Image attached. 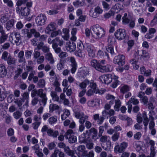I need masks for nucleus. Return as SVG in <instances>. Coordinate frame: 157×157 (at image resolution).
<instances>
[{
  "label": "nucleus",
  "instance_id": "393cba45",
  "mask_svg": "<svg viewBox=\"0 0 157 157\" xmlns=\"http://www.w3.org/2000/svg\"><path fill=\"white\" fill-rule=\"evenodd\" d=\"M18 57L19 58L18 62L19 63H22L25 60V58L24 57V52L23 51H20L18 54Z\"/></svg>",
  "mask_w": 157,
  "mask_h": 157
},
{
  "label": "nucleus",
  "instance_id": "72a5a7b5",
  "mask_svg": "<svg viewBox=\"0 0 157 157\" xmlns=\"http://www.w3.org/2000/svg\"><path fill=\"white\" fill-rule=\"evenodd\" d=\"M106 50L109 53H110L111 55L114 54L113 48L112 46L111 45H109L106 47Z\"/></svg>",
  "mask_w": 157,
  "mask_h": 157
},
{
  "label": "nucleus",
  "instance_id": "052dcab7",
  "mask_svg": "<svg viewBox=\"0 0 157 157\" xmlns=\"http://www.w3.org/2000/svg\"><path fill=\"white\" fill-rule=\"evenodd\" d=\"M131 19H129L128 18L124 17H123L122 18V22L124 24H128L131 20Z\"/></svg>",
  "mask_w": 157,
  "mask_h": 157
},
{
  "label": "nucleus",
  "instance_id": "b1692460",
  "mask_svg": "<svg viewBox=\"0 0 157 157\" xmlns=\"http://www.w3.org/2000/svg\"><path fill=\"white\" fill-rule=\"evenodd\" d=\"M52 47L56 53H59L61 52V48L58 47V45L57 43L53 42Z\"/></svg>",
  "mask_w": 157,
  "mask_h": 157
},
{
  "label": "nucleus",
  "instance_id": "6ab92c4d",
  "mask_svg": "<svg viewBox=\"0 0 157 157\" xmlns=\"http://www.w3.org/2000/svg\"><path fill=\"white\" fill-rule=\"evenodd\" d=\"M48 135L51 136H52L54 138L56 137L59 135V132L57 130L54 131L51 129H49L47 132Z\"/></svg>",
  "mask_w": 157,
  "mask_h": 157
},
{
  "label": "nucleus",
  "instance_id": "2eb2a0df",
  "mask_svg": "<svg viewBox=\"0 0 157 157\" xmlns=\"http://www.w3.org/2000/svg\"><path fill=\"white\" fill-rule=\"evenodd\" d=\"M88 132L90 135L91 133H92L94 134L92 136V139L96 140L98 138V137H97L98 135V131L95 128H91L88 131Z\"/></svg>",
  "mask_w": 157,
  "mask_h": 157
},
{
  "label": "nucleus",
  "instance_id": "1a4fd4ad",
  "mask_svg": "<svg viewBox=\"0 0 157 157\" xmlns=\"http://www.w3.org/2000/svg\"><path fill=\"white\" fill-rule=\"evenodd\" d=\"M102 77L103 79L101 80V82L102 83L107 84L110 83L112 81L114 78L113 75V76L110 74H107L104 76H103Z\"/></svg>",
  "mask_w": 157,
  "mask_h": 157
},
{
  "label": "nucleus",
  "instance_id": "79ce46f5",
  "mask_svg": "<svg viewBox=\"0 0 157 157\" xmlns=\"http://www.w3.org/2000/svg\"><path fill=\"white\" fill-rule=\"evenodd\" d=\"M31 31L33 34L34 35V36L35 37L38 38L40 36V34L39 33L37 32L34 29H32Z\"/></svg>",
  "mask_w": 157,
  "mask_h": 157
},
{
  "label": "nucleus",
  "instance_id": "f257e3e1",
  "mask_svg": "<svg viewBox=\"0 0 157 157\" xmlns=\"http://www.w3.org/2000/svg\"><path fill=\"white\" fill-rule=\"evenodd\" d=\"M105 60H92L90 61L91 66L97 70L101 72H110L113 70L112 66L110 65H105Z\"/></svg>",
  "mask_w": 157,
  "mask_h": 157
},
{
  "label": "nucleus",
  "instance_id": "e433bc0d",
  "mask_svg": "<svg viewBox=\"0 0 157 157\" xmlns=\"http://www.w3.org/2000/svg\"><path fill=\"white\" fill-rule=\"evenodd\" d=\"M154 118L153 117H151V120L150 122L149 127L150 129H151L154 128L155 124L154 121Z\"/></svg>",
  "mask_w": 157,
  "mask_h": 157
},
{
  "label": "nucleus",
  "instance_id": "09e8293b",
  "mask_svg": "<svg viewBox=\"0 0 157 157\" xmlns=\"http://www.w3.org/2000/svg\"><path fill=\"white\" fill-rule=\"evenodd\" d=\"M38 85L40 87H44L45 85V80L43 79H40L38 82Z\"/></svg>",
  "mask_w": 157,
  "mask_h": 157
},
{
  "label": "nucleus",
  "instance_id": "4be33fe9",
  "mask_svg": "<svg viewBox=\"0 0 157 157\" xmlns=\"http://www.w3.org/2000/svg\"><path fill=\"white\" fill-rule=\"evenodd\" d=\"M114 78L113 79V82L111 86L114 88L117 87V86L119 84V81L118 80V77L115 75H113Z\"/></svg>",
  "mask_w": 157,
  "mask_h": 157
},
{
  "label": "nucleus",
  "instance_id": "a19ab883",
  "mask_svg": "<svg viewBox=\"0 0 157 157\" xmlns=\"http://www.w3.org/2000/svg\"><path fill=\"white\" fill-rule=\"evenodd\" d=\"M88 118V116L83 115L82 117L79 118V122L81 124H83L86 120H87Z\"/></svg>",
  "mask_w": 157,
  "mask_h": 157
},
{
  "label": "nucleus",
  "instance_id": "7ed1b4c3",
  "mask_svg": "<svg viewBox=\"0 0 157 157\" xmlns=\"http://www.w3.org/2000/svg\"><path fill=\"white\" fill-rule=\"evenodd\" d=\"M114 35L117 39L121 40L125 38L126 35V32L124 29H119L116 30Z\"/></svg>",
  "mask_w": 157,
  "mask_h": 157
},
{
  "label": "nucleus",
  "instance_id": "2f4dec72",
  "mask_svg": "<svg viewBox=\"0 0 157 157\" xmlns=\"http://www.w3.org/2000/svg\"><path fill=\"white\" fill-rule=\"evenodd\" d=\"M59 106L56 104H51L49 105L50 112H52L54 110L59 109Z\"/></svg>",
  "mask_w": 157,
  "mask_h": 157
},
{
  "label": "nucleus",
  "instance_id": "7c9ffc66",
  "mask_svg": "<svg viewBox=\"0 0 157 157\" xmlns=\"http://www.w3.org/2000/svg\"><path fill=\"white\" fill-rule=\"evenodd\" d=\"M90 82L89 87L91 88V89L94 90L95 93L98 89L96 84L93 80L90 81Z\"/></svg>",
  "mask_w": 157,
  "mask_h": 157
},
{
  "label": "nucleus",
  "instance_id": "6e6552de",
  "mask_svg": "<svg viewBox=\"0 0 157 157\" xmlns=\"http://www.w3.org/2000/svg\"><path fill=\"white\" fill-rule=\"evenodd\" d=\"M120 59H121V60L123 61L121 64V66H123L125 64V57L123 55H119L115 56L113 59V62L114 63L118 64L119 66H121V63L120 62Z\"/></svg>",
  "mask_w": 157,
  "mask_h": 157
},
{
  "label": "nucleus",
  "instance_id": "680f3d73",
  "mask_svg": "<svg viewBox=\"0 0 157 157\" xmlns=\"http://www.w3.org/2000/svg\"><path fill=\"white\" fill-rule=\"evenodd\" d=\"M141 102H143L144 105H145L148 102V98L146 96L142 98L141 99Z\"/></svg>",
  "mask_w": 157,
  "mask_h": 157
},
{
  "label": "nucleus",
  "instance_id": "5701e85b",
  "mask_svg": "<svg viewBox=\"0 0 157 157\" xmlns=\"http://www.w3.org/2000/svg\"><path fill=\"white\" fill-rule=\"evenodd\" d=\"M14 23V19H11L8 21L6 23V28L7 30H10L13 25Z\"/></svg>",
  "mask_w": 157,
  "mask_h": 157
},
{
  "label": "nucleus",
  "instance_id": "6e6d98bb",
  "mask_svg": "<svg viewBox=\"0 0 157 157\" xmlns=\"http://www.w3.org/2000/svg\"><path fill=\"white\" fill-rule=\"evenodd\" d=\"M99 130L98 136L99 137H100L102 136V133L104 131V126H100L99 128Z\"/></svg>",
  "mask_w": 157,
  "mask_h": 157
},
{
  "label": "nucleus",
  "instance_id": "ea45409f",
  "mask_svg": "<svg viewBox=\"0 0 157 157\" xmlns=\"http://www.w3.org/2000/svg\"><path fill=\"white\" fill-rule=\"evenodd\" d=\"M74 113L75 117L78 119L80 118L84 115V114L83 113L80 112L78 111L75 112Z\"/></svg>",
  "mask_w": 157,
  "mask_h": 157
},
{
  "label": "nucleus",
  "instance_id": "ddd939ff",
  "mask_svg": "<svg viewBox=\"0 0 157 157\" xmlns=\"http://www.w3.org/2000/svg\"><path fill=\"white\" fill-rule=\"evenodd\" d=\"M7 73L6 68L3 64H0V77L3 78Z\"/></svg>",
  "mask_w": 157,
  "mask_h": 157
},
{
  "label": "nucleus",
  "instance_id": "49530a36",
  "mask_svg": "<svg viewBox=\"0 0 157 157\" xmlns=\"http://www.w3.org/2000/svg\"><path fill=\"white\" fill-rule=\"evenodd\" d=\"M51 95L53 99H54L55 101H58L59 100V98L57 96L56 93L55 92L52 91L51 93Z\"/></svg>",
  "mask_w": 157,
  "mask_h": 157
},
{
  "label": "nucleus",
  "instance_id": "603ef678",
  "mask_svg": "<svg viewBox=\"0 0 157 157\" xmlns=\"http://www.w3.org/2000/svg\"><path fill=\"white\" fill-rule=\"evenodd\" d=\"M94 11L98 15L101 14L103 12V10L100 8L98 6L95 8L94 9Z\"/></svg>",
  "mask_w": 157,
  "mask_h": 157
},
{
  "label": "nucleus",
  "instance_id": "f3484780",
  "mask_svg": "<svg viewBox=\"0 0 157 157\" xmlns=\"http://www.w3.org/2000/svg\"><path fill=\"white\" fill-rule=\"evenodd\" d=\"M105 119V117L101 116L99 117V115L98 114L94 115V119L95 121H97V124H102Z\"/></svg>",
  "mask_w": 157,
  "mask_h": 157
},
{
  "label": "nucleus",
  "instance_id": "9d476101",
  "mask_svg": "<svg viewBox=\"0 0 157 157\" xmlns=\"http://www.w3.org/2000/svg\"><path fill=\"white\" fill-rule=\"evenodd\" d=\"M28 0H18L17 2L16 5L17 6H21L23 5L24 6L27 8L31 7L32 5V2H28Z\"/></svg>",
  "mask_w": 157,
  "mask_h": 157
},
{
  "label": "nucleus",
  "instance_id": "e2e57ef3",
  "mask_svg": "<svg viewBox=\"0 0 157 157\" xmlns=\"http://www.w3.org/2000/svg\"><path fill=\"white\" fill-rule=\"evenodd\" d=\"M141 134L140 132H138L135 134L134 135V138L136 140H139L141 138Z\"/></svg>",
  "mask_w": 157,
  "mask_h": 157
},
{
  "label": "nucleus",
  "instance_id": "20e7f679",
  "mask_svg": "<svg viewBox=\"0 0 157 157\" xmlns=\"http://www.w3.org/2000/svg\"><path fill=\"white\" fill-rule=\"evenodd\" d=\"M73 133V130L69 129L67 131L64 135L65 138L68 139L69 142L70 143H75L77 141L76 137L72 135Z\"/></svg>",
  "mask_w": 157,
  "mask_h": 157
},
{
  "label": "nucleus",
  "instance_id": "bf43d9fd",
  "mask_svg": "<svg viewBox=\"0 0 157 157\" xmlns=\"http://www.w3.org/2000/svg\"><path fill=\"white\" fill-rule=\"evenodd\" d=\"M33 52L32 50H27L25 52V56L27 58L29 59L31 57Z\"/></svg>",
  "mask_w": 157,
  "mask_h": 157
},
{
  "label": "nucleus",
  "instance_id": "c03bdc74",
  "mask_svg": "<svg viewBox=\"0 0 157 157\" xmlns=\"http://www.w3.org/2000/svg\"><path fill=\"white\" fill-rule=\"evenodd\" d=\"M79 140L81 143H86V139L85 133L84 132L79 137Z\"/></svg>",
  "mask_w": 157,
  "mask_h": 157
},
{
  "label": "nucleus",
  "instance_id": "423d86ee",
  "mask_svg": "<svg viewBox=\"0 0 157 157\" xmlns=\"http://www.w3.org/2000/svg\"><path fill=\"white\" fill-rule=\"evenodd\" d=\"M83 48H85L88 52V54L89 57L93 58L95 56V51L92 46L90 44L85 43L84 44Z\"/></svg>",
  "mask_w": 157,
  "mask_h": 157
},
{
  "label": "nucleus",
  "instance_id": "5fc2aeb1",
  "mask_svg": "<svg viewBox=\"0 0 157 157\" xmlns=\"http://www.w3.org/2000/svg\"><path fill=\"white\" fill-rule=\"evenodd\" d=\"M58 12V11L54 9H52L51 10L47 11L48 14L50 15H54L57 14Z\"/></svg>",
  "mask_w": 157,
  "mask_h": 157
},
{
  "label": "nucleus",
  "instance_id": "a18cd8bd",
  "mask_svg": "<svg viewBox=\"0 0 157 157\" xmlns=\"http://www.w3.org/2000/svg\"><path fill=\"white\" fill-rule=\"evenodd\" d=\"M135 19L134 18H131L129 24V26L130 29L133 28L135 25Z\"/></svg>",
  "mask_w": 157,
  "mask_h": 157
},
{
  "label": "nucleus",
  "instance_id": "c85d7f7f",
  "mask_svg": "<svg viewBox=\"0 0 157 157\" xmlns=\"http://www.w3.org/2000/svg\"><path fill=\"white\" fill-rule=\"evenodd\" d=\"M6 61H7V63L9 65L13 64L15 63V59L12 58L10 54H9L7 60Z\"/></svg>",
  "mask_w": 157,
  "mask_h": 157
},
{
  "label": "nucleus",
  "instance_id": "58836bf2",
  "mask_svg": "<svg viewBox=\"0 0 157 157\" xmlns=\"http://www.w3.org/2000/svg\"><path fill=\"white\" fill-rule=\"evenodd\" d=\"M57 121L56 116L52 117H50L48 120L49 123L51 124L56 122Z\"/></svg>",
  "mask_w": 157,
  "mask_h": 157
},
{
  "label": "nucleus",
  "instance_id": "c756f323",
  "mask_svg": "<svg viewBox=\"0 0 157 157\" xmlns=\"http://www.w3.org/2000/svg\"><path fill=\"white\" fill-rule=\"evenodd\" d=\"M8 38V34L5 33L1 34L0 36V44L4 43Z\"/></svg>",
  "mask_w": 157,
  "mask_h": 157
},
{
  "label": "nucleus",
  "instance_id": "3c124183",
  "mask_svg": "<svg viewBox=\"0 0 157 157\" xmlns=\"http://www.w3.org/2000/svg\"><path fill=\"white\" fill-rule=\"evenodd\" d=\"M8 54L9 53L7 52L6 51H4L2 54V59L5 61L7 60L9 56Z\"/></svg>",
  "mask_w": 157,
  "mask_h": 157
},
{
  "label": "nucleus",
  "instance_id": "c9c22d12",
  "mask_svg": "<svg viewBox=\"0 0 157 157\" xmlns=\"http://www.w3.org/2000/svg\"><path fill=\"white\" fill-rule=\"evenodd\" d=\"M61 33V31L59 30L58 31H53L51 33V37H55L57 35Z\"/></svg>",
  "mask_w": 157,
  "mask_h": 157
},
{
  "label": "nucleus",
  "instance_id": "4d7b16f0",
  "mask_svg": "<svg viewBox=\"0 0 157 157\" xmlns=\"http://www.w3.org/2000/svg\"><path fill=\"white\" fill-rule=\"evenodd\" d=\"M6 122L7 124L10 123L11 120V117L8 114H7L5 117Z\"/></svg>",
  "mask_w": 157,
  "mask_h": 157
},
{
  "label": "nucleus",
  "instance_id": "4c0bfd02",
  "mask_svg": "<svg viewBox=\"0 0 157 157\" xmlns=\"http://www.w3.org/2000/svg\"><path fill=\"white\" fill-rule=\"evenodd\" d=\"M119 136V132H115L111 137L112 140L114 141H116L118 140Z\"/></svg>",
  "mask_w": 157,
  "mask_h": 157
},
{
  "label": "nucleus",
  "instance_id": "4468645a",
  "mask_svg": "<svg viewBox=\"0 0 157 157\" xmlns=\"http://www.w3.org/2000/svg\"><path fill=\"white\" fill-rule=\"evenodd\" d=\"M76 48V45L75 43L74 42L69 41L68 46L67 47V50L70 52H73Z\"/></svg>",
  "mask_w": 157,
  "mask_h": 157
},
{
  "label": "nucleus",
  "instance_id": "aec40b11",
  "mask_svg": "<svg viewBox=\"0 0 157 157\" xmlns=\"http://www.w3.org/2000/svg\"><path fill=\"white\" fill-rule=\"evenodd\" d=\"M101 144L102 147L105 150L110 149L111 146V142L109 140L105 142L101 143Z\"/></svg>",
  "mask_w": 157,
  "mask_h": 157
},
{
  "label": "nucleus",
  "instance_id": "f704fd0d",
  "mask_svg": "<svg viewBox=\"0 0 157 157\" xmlns=\"http://www.w3.org/2000/svg\"><path fill=\"white\" fill-rule=\"evenodd\" d=\"M56 42L58 43V45L59 46H61L63 45V42L62 39L60 40L59 39V38L57 37L52 40V43H56Z\"/></svg>",
  "mask_w": 157,
  "mask_h": 157
},
{
  "label": "nucleus",
  "instance_id": "864d4df0",
  "mask_svg": "<svg viewBox=\"0 0 157 157\" xmlns=\"http://www.w3.org/2000/svg\"><path fill=\"white\" fill-rule=\"evenodd\" d=\"M36 50H37L36 48H35L33 54V55L34 56V57L36 59L38 58L40 55V53L39 52L36 51Z\"/></svg>",
  "mask_w": 157,
  "mask_h": 157
},
{
  "label": "nucleus",
  "instance_id": "9b49d317",
  "mask_svg": "<svg viewBox=\"0 0 157 157\" xmlns=\"http://www.w3.org/2000/svg\"><path fill=\"white\" fill-rule=\"evenodd\" d=\"M70 61L71 62L70 66L71 67V71L72 73L73 74L75 73L77 67V63H76L75 59L73 57H71L70 58Z\"/></svg>",
  "mask_w": 157,
  "mask_h": 157
},
{
  "label": "nucleus",
  "instance_id": "cd10ccee",
  "mask_svg": "<svg viewBox=\"0 0 157 157\" xmlns=\"http://www.w3.org/2000/svg\"><path fill=\"white\" fill-rule=\"evenodd\" d=\"M120 90L121 93L124 94L129 90V88L127 85H124L121 87Z\"/></svg>",
  "mask_w": 157,
  "mask_h": 157
},
{
  "label": "nucleus",
  "instance_id": "0eeeda50",
  "mask_svg": "<svg viewBox=\"0 0 157 157\" xmlns=\"http://www.w3.org/2000/svg\"><path fill=\"white\" fill-rule=\"evenodd\" d=\"M128 146V143L123 142L121 143L120 145L116 146L114 148L115 151L119 153H122L124 152Z\"/></svg>",
  "mask_w": 157,
  "mask_h": 157
},
{
  "label": "nucleus",
  "instance_id": "473e14b6",
  "mask_svg": "<svg viewBox=\"0 0 157 157\" xmlns=\"http://www.w3.org/2000/svg\"><path fill=\"white\" fill-rule=\"evenodd\" d=\"M115 105L114 106V109L116 111H119L120 107L121 106V102L120 100H115Z\"/></svg>",
  "mask_w": 157,
  "mask_h": 157
},
{
  "label": "nucleus",
  "instance_id": "de8ad7c7",
  "mask_svg": "<svg viewBox=\"0 0 157 157\" xmlns=\"http://www.w3.org/2000/svg\"><path fill=\"white\" fill-rule=\"evenodd\" d=\"M21 114L20 112L17 111L13 113V116L15 118L17 119L21 117Z\"/></svg>",
  "mask_w": 157,
  "mask_h": 157
},
{
  "label": "nucleus",
  "instance_id": "13d9d810",
  "mask_svg": "<svg viewBox=\"0 0 157 157\" xmlns=\"http://www.w3.org/2000/svg\"><path fill=\"white\" fill-rule=\"evenodd\" d=\"M23 27V25L21 21L18 22L16 25V27L17 29L20 30Z\"/></svg>",
  "mask_w": 157,
  "mask_h": 157
},
{
  "label": "nucleus",
  "instance_id": "338daca9",
  "mask_svg": "<svg viewBox=\"0 0 157 157\" xmlns=\"http://www.w3.org/2000/svg\"><path fill=\"white\" fill-rule=\"evenodd\" d=\"M39 101V100L37 97H34L32 101V105L34 106L36 105Z\"/></svg>",
  "mask_w": 157,
  "mask_h": 157
},
{
  "label": "nucleus",
  "instance_id": "8fccbe9b",
  "mask_svg": "<svg viewBox=\"0 0 157 157\" xmlns=\"http://www.w3.org/2000/svg\"><path fill=\"white\" fill-rule=\"evenodd\" d=\"M102 5L105 10H108L110 9L109 4L104 1L102 2Z\"/></svg>",
  "mask_w": 157,
  "mask_h": 157
},
{
  "label": "nucleus",
  "instance_id": "69168bd1",
  "mask_svg": "<svg viewBox=\"0 0 157 157\" xmlns=\"http://www.w3.org/2000/svg\"><path fill=\"white\" fill-rule=\"evenodd\" d=\"M2 47L1 50H3L2 49L6 50L8 49L10 47V44L9 43L7 42L5 43L3 45L1 46Z\"/></svg>",
  "mask_w": 157,
  "mask_h": 157
},
{
  "label": "nucleus",
  "instance_id": "dca6fc26",
  "mask_svg": "<svg viewBox=\"0 0 157 157\" xmlns=\"http://www.w3.org/2000/svg\"><path fill=\"white\" fill-rule=\"evenodd\" d=\"M21 14L22 16H27L29 14L30 12L29 8L26 7H21Z\"/></svg>",
  "mask_w": 157,
  "mask_h": 157
},
{
  "label": "nucleus",
  "instance_id": "0e129e2a",
  "mask_svg": "<svg viewBox=\"0 0 157 157\" xmlns=\"http://www.w3.org/2000/svg\"><path fill=\"white\" fill-rule=\"evenodd\" d=\"M157 23V12L154 16L153 19L151 21V24L152 25H154Z\"/></svg>",
  "mask_w": 157,
  "mask_h": 157
},
{
  "label": "nucleus",
  "instance_id": "774afa93",
  "mask_svg": "<svg viewBox=\"0 0 157 157\" xmlns=\"http://www.w3.org/2000/svg\"><path fill=\"white\" fill-rule=\"evenodd\" d=\"M8 20V17L6 15L2 16L1 18V22L2 23H5Z\"/></svg>",
  "mask_w": 157,
  "mask_h": 157
},
{
  "label": "nucleus",
  "instance_id": "f03ea898",
  "mask_svg": "<svg viewBox=\"0 0 157 157\" xmlns=\"http://www.w3.org/2000/svg\"><path fill=\"white\" fill-rule=\"evenodd\" d=\"M92 30L94 36H95L96 38H101L105 36V31L104 29L100 26L99 25H96L92 27Z\"/></svg>",
  "mask_w": 157,
  "mask_h": 157
},
{
  "label": "nucleus",
  "instance_id": "a211bd4d",
  "mask_svg": "<svg viewBox=\"0 0 157 157\" xmlns=\"http://www.w3.org/2000/svg\"><path fill=\"white\" fill-rule=\"evenodd\" d=\"M142 54L141 55L140 58L144 60H147L150 57V55L148 52L144 50H142Z\"/></svg>",
  "mask_w": 157,
  "mask_h": 157
},
{
  "label": "nucleus",
  "instance_id": "37998d69",
  "mask_svg": "<svg viewBox=\"0 0 157 157\" xmlns=\"http://www.w3.org/2000/svg\"><path fill=\"white\" fill-rule=\"evenodd\" d=\"M79 140L81 143H86V139L85 133L84 132L79 137Z\"/></svg>",
  "mask_w": 157,
  "mask_h": 157
},
{
  "label": "nucleus",
  "instance_id": "a878e982",
  "mask_svg": "<svg viewBox=\"0 0 157 157\" xmlns=\"http://www.w3.org/2000/svg\"><path fill=\"white\" fill-rule=\"evenodd\" d=\"M90 81H89L88 79H85L83 82L80 83L79 86L81 87V89H85L86 86L88 84H89Z\"/></svg>",
  "mask_w": 157,
  "mask_h": 157
},
{
  "label": "nucleus",
  "instance_id": "412c9836",
  "mask_svg": "<svg viewBox=\"0 0 157 157\" xmlns=\"http://www.w3.org/2000/svg\"><path fill=\"white\" fill-rule=\"evenodd\" d=\"M15 42L17 44H20L21 43V38L19 33H16L14 34Z\"/></svg>",
  "mask_w": 157,
  "mask_h": 157
},
{
  "label": "nucleus",
  "instance_id": "bb28decb",
  "mask_svg": "<svg viewBox=\"0 0 157 157\" xmlns=\"http://www.w3.org/2000/svg\"><path fill=\"white\" fill-rule=\"evenodd\" d=\"M64 151L66 154L69 156L71 155L75 154L74 151L72 150H71L68 146H67L66 147L64 148Z\"/></svg>",
  "mask_w": 157,
  "mask_h": 157
},
{
  "label": "nucleus",
  "instance_id": "f8f14e48",
  "mask_svg": "<svg viewBox=\"0 0 157 157\" xmlns=\"http://www.w3.org/2000/svg\"><path fill=\"white\" fill-rule=\"evenodd\" d=\"M56 23H51L46 27L45 32L47 34H49L50 32L56 29Z\"/></svg>",
  "mask_w": 157,
  "mask_h": 157
},
{
  "label": "nucleus",
  "instance_id": "39448f33",
  "mask_svg": "<svg viewBox=\"0 0 157 157\" xmlns=\"http://www.w3.org/2000/svg\"><path fill=\"white\" fill-rule=\"evenodd\" d=\"M47 17L44 14H40L36 18L35 21L37 25L40 26L45 24Z\"/></svg>",
  "mask_w": 157,
  "mask_h": 157
}]
</instances>
